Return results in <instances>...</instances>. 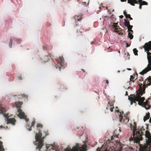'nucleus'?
Masks as SVG:
<instances>
[{"mask_svg": "<svg viewBox=\"0 0 151 151\" xmlns=\"http://www.w3.org/2000/svg\"><path fill=\"white\" fill-rule=\"evenodd\" d=\"M142 48H144L145 52H147L148 63L147 66L140 73V74L144 75L151 70V52H149L150 50L151 49V42L150 41L145 43L143 46L141 47V49Z\"/></svg>", "mask_w": 151, "mask_h": 151, "instance_id": "1", "label": "nucleus"}, {"mask_svg": "<svg viewBox=\"0 0 151 151\" xmlns=\"http://www.w3.org/2000/svg\"><path fill=\"white\" fill-rule=\"evenodd\" d=\"M37 130L38 132V133H35V142H37L36 144L37 146V149L40 150L44 145L43 139L45 138V136H43L42 137V133L40 131L39 129H37Z\"/></svg>", "mask_w": 151, "mask_h": 151, "instance_id": "2", "label": "nucleus"}, {"mask_svg": "<svg viewBox=\"0 0 151 151\" xmlns=\"http://www.w3.org/2000/svg\"><path fill=\"white\" fill-rule=\"evenodd\" d=\"M87 145L86 143L84 144L81 147L80 146V144L78 143L72 149L67 148L65 149V151H87Z\"/></svg>", "mask_w": 151, "mask_h": 151, "instance_id": "3", "label": "nucleus"}, {"mask_svg": "<svg viewBox=\"0 0 151 151\" xmlns=\"http://www.w3.org/2000/svg\"><path fill=\"white\" fill-rule=\"evenodd\" d=\"M5 110L4 109H2V110L0 112V114H3L4 116L6 119V121H7L6 123L7 124H11L13 125H14L16 122V120L14 118H9V114H4Z\"/></svg>", "mask_w": 151, "mask_h": 151, "instance_id": "4", "label": "nucleus"}, {"mask_svg": "<svg viewBox=\"0 0 151 151\" xmlns=\"http://www.w3.org/2000/svg\"><path fill=\"white\" fill-rule=\"evenodd\" d=\"M118 25L117 23H113L112 26V29L114 32L118 33L119 35H122L124 33V31L122 30H120L121 28Z\"/></svg>", "mask_w": 151, "mask_h": 151, "instance_id": "5", "label": "nucleus"}, {"mask_svg": "<svg viewBox=\"0 0 151 151\" xmlns=\"http://www.w3.org/2000/svg\"><path fill=\"white\" fill-rule=\"evenodd\" d=\"M102 147L101 148L98 147L96 151H122V147H120L117 149L114 148L113 147H110L109 150L107 148L105 149L104 150H103ZM130 151H133V149H130Z\"/></svg>", "mask_w": 151, "mask_h": 151, "instance_id": "6", "label": "nucleus"}, {"mask_svg": "<svg viewBox=\"0 0 151 151\" xmlns=\"http://www.w3.org/2000/svg\"><path fill=\"white\" fill-rule=\"evenodd\" d=\"M120 114L119 115V121L121 122H127L129 121V118L128 117V114L127 115L124 114V116H122V115L124 114L123 112L121 113L120 112Z\"/></svg>", "mask_w": 151, "mask_h": 151, "instance_id": "7", "label": "nucleus"}, {"mask_svg": "<svg viewBox=\"0 0 151 151\" xmlns=\"http://www.w3.org/2000/svg\"><path fill=\"white\" fill-rule=\"evenodd\" d=\"M139 101L138 104L140 106H141L142 107H144L146 109L148 110L150 109L151 106L149 104V101L148 100H146L145 102Z\"/></svg>", "mask_w": 151, "mask_h": 151, "instance_id": "8", "label": "nucleus"}, {"mask_svg": "<svg viewBox=\"0 0 151 151\" xmlns=\"http://www.w3.org/2000/svg\"><path fill=\"white\" fill-rule=\"evenodd\" d=\"M18 112H19V114H18V116L21 119H25L26 122L29 121V119L27 118L26 116L25 115V114L24 112H22V110L21 109L19 108L18 109Z\"/></svg>", "mask_w": 151, "mask_h": 151, "instance_id": "9", "label": "nucleus"}, {"mask_svg": "<svg viewBox=\"0 0 151 151\" xmlns=\"http://www.w3.org/2000/svg\"><path fill=\"white\" fill-rule=\"evenodd\" d=\"M143 93L141 92L140 90H139L137 93L136 96V99L137 101H144L145 99L144 97H141V96L143 95Z\"/></svg>", "mask_w": 151, "mask_h": 151, "instance_id": "10", "label": "nucleus"}, {"mask_svg": "<svg viewBox=\"0 0 151 151\" xmlns=\"http://www.w3.org/2000/svg\"><path fill=\"white\" fill-rule=\"evenodd\" d=\"M141 1L142 0H128V2L133 6L135 5V4H138L139 3V8L141 9L142 8V5L141 4V3H140V1Z\"/></svg>", "mask_w": 151, "mask_h": 151, "instance_id": "11", "label": "nucleus"}, {"mask_svg": "<svg viewBox=\"0 0 151 151\" xmlns=\"http://www.w3.org/2000/svg\"><path fill=\"white\" fill-rule=\"evenodd\" d=\"M57 61L58 64L60 65L59 67V69L60 70L61 67L63 66L64 62V58L63 57H60L57 59Z\"/></svg>", "mask_w": 151, "mask_h": 151, "instance_id": "12", "label": "nucleus"}, {"mask_svg": "<svg viewBox=\"0 0 151 151\" xmlns=\"http://www.w3.org/2000/svg\"><path fill=\"white\" fill-rule=\"evenodd\" d=\"M132 96L129 97V96L128 99L131 101V104L132 105L133 103H136L137 101V100L136 99V96L133 95H132Z\"/></svg>", "mask_w": 151, "mask_h": 151, "instance_id": "13", "label": "nucleus"}, {"mask_svg": "<svg viewBox=\"0 0 151 151\" xmlns=\"http://www.w3.org/2000/svg\"><path fill=\"white\" fill-rule=\"evenodd\" d=\"M147 145H144L142 146H140L139 147V151H147Z\"/></svg>", "mask_w": 151, "mask_h": 151, "instance_id": "14", "label": "nucleus"}, {"mask_svg": "<svg viewBox=\"0 0 151 151\" xmlns=\"http://www.w3.org/2000/svg\"><path fill=\"white\" fill-rule=\"evenodd\" d=\"M22 104L23 103L22 101H18V102H16L15 103V104L16 107L18 109L20 108Z\"/></svg>", "mask_w": 151, "mask_h": 151, "instance_id": "15", "label": "nucleus"}, {"mask_svg": "<svg viewBox=\"0 0 151 151\" xmlns=\"http://www.w3.org/2000/svg\"><path fill=\"white\" fill-rule=\"evenodd\" d=\"M82 15H75L74 17L76 21L77 20L78 21H79L82 19Z\"/></svg>", "mask_w": 151, "mask_h": 151, "instance_id": "16", "label": "nucleus"}, {"mask_svg": "<svg viewBox=\"0 0 151 151\" xmlns=\"http://www.w3.org/2000/svg\"><path fill=\"white\" fill-rule=\"evenodd\" d=\"M150 117V114L149 113H147L145 116L144 118V122H145L147 119H148Z\"/></svg>", "mask_w": 151, "mask_h": 151, "instance_id": "17", "label": "nucleus"}, {"mask_svg": "<svg viewBox=\"0 0 151 151\" xmlns=\"http://www.w3.org/2000/svg\"><path fill=\"white\" fill-rule=\"evenodd\" d=\"M145 136L146 138H148L150 137L151 135L150 132L146 130L145 132Z\"/></svg>", "mask_w": 151, "mask_h": 151, "instance_id": "18", "label": "nucleus"}, {"mask_svg": "<svg viewBox=\"0 0 151 151\" xmlns=\"http://www.w3.org/2000/svg\"><path fill=\"white\" fill-rule=\"evenodd\" d=\"M2 144V142L0 141V151H4V150Z\"/></svg>", "mask_w": 151, "mask_h": 151, "instance_id": "19", "label": "nucleus"}, {"mask_svg": "<svg viewBox=\"0 0 151 151\" xmlns=\"http://www.w3.org/2000/svg\"><path fill=\"white\" fill-rule=\"evenodd\" d=\"M151 84V77L149 76L147 79V85L150 86Z\"/></svg>", "mask_w": 151, "mask_h": 151, "instance_id": "20", "label": "nucleus"}, {"mask_svg": "<svg viewBox=\"0 0 151 151\" xmlns=\"http://www.w3.org/2000/svg\"><path fill=\"white\" fill-rule=\"evenodd\" d=\"M146 87V85L145 83L143 85V87L142 90H140L141 92H142V93L143 94L145 93V89Z\"/></svg>", "mask_w": 151, "mask_h": 151, "instance_id": "21", "label": "nucleus"}, {"mask_svg": "<svg viewBox=\"0 0 151 151\" xmlns=\"http://www.w3.org/2000/svg\"><path fill=\"white\" fill-rule=\"evenodd\" d=\"M35 120H33L32 122L31 123V126L30 127V128H29V129H28L29 131H30L32 130V129L31 128L34 125L35 123Z\"/></svg>", "mask_w": 151, "mask_h": 151, "instance_id": "22", "label": "nucleus"}, {"mask_svg": "<svg viewBox=\"0 0 151 151\" xmlns=\"http://www.w3.org/2000/svg\"><path fill=\"white\" fill-rule=\"evenodd\" d=\"M124 24L125 26L127 27L129 25L130 23L129 21H127L126 19H124Z\"/></svg>", "mask_w": 151, "mask_h": 151, "instance_id": "23", "label": "nucleus"}, {"mask_svg": "<svg viewBox=\"0 0 151 151\" xmlns=\"http://www.w3.org/2000/svg\"><path fill=\"white\" fill-rule=\"evenodd\" d=\"M128 37L131 39H132L133 37V36L132 35V34L131 32H129L128 34Z\"/></svg>", "mask_w": 151, "mask_h": 151, "instance_id": "24", "label": "nucleus"}, {"mask_svg": "<svg viewBox=\"0 0 151 151\" xmlns=\"http://www.w3.org/2000/svg\"><path fill=\"white\" fill-rule=\"evenodd\" d=\"M12 38H10V42L9 43V46L10 48H12Z\"/></svg>", "mask_w": 151, "mask_h": 151, "instance_id": "25", "label": "nucleus"}, {"mask_svg": "<svg viewBox=\"0 0 151 151\" xmlns=\"http://www.w3.org/2000/svg\"><path fill=\"white\" fill-rule=\"evenodd\" d=\"M133 51L135 55H138L137 52L138 51L136 48L134 49H133Z\"/></svg>", "mask_w": 151, "mask_h": 151, "instance_id": "26", "label": "nucleus"}, {"mask_svg": "<svg viewBox=\"0 0 151 151\" xmlns=\"http://www.w3.org/2000/svg\"><path fill=\"white\" fill-rule=\"evenodd\" d=\"M140 3L142 5H147L148 3L144 1H140Z\"/></svg>", "mask_w": 151, "mask_h": 151, "instance_id": "27", "label": "nucleus"}, {"mask_svg": "<svg viewBox=\"0 0 151 151\" xmlns=\"http://www.w3.org/2000/svg\"><path fill=\"white\" fill-rule=\"evenodd\" d=\"M134 78V77L133 76H130V81H132L133 83L134 82V81L133 80V79Z\"/></svg>", "mask_w": 151, "mask_h": 151, "instance_id": "28", "label": "nucleus"}, {"mask_svg": "<svg viewBox=\"0 0 151 151\" xmlns=\"http://www.w3.org/2000/svg\"><path fill=\"white\" fill-rule=\"evenodd\" d=\"M118 137V135H113L111 137V140L114 139L115 138H117Z\"/></svg>", "mask_w": 151, "mask_h": 151, "instance_id": "29", "label": "nucleus"}, {"mask_svg": "<svg viewBox=\"0 0 151 151\" xmlns=\"http://www.w3.org/2000/svg\"><path fill=\"white\" fill-rule=\"evenodd\" d=\"M146 143L147 145L151 146V140L147 141Z\"/></svg>", "mask_w": 151, "mask_h": 151, "instance_id": "30", "label": "nucleus"}, {"mask_svg": "<svg viewBox=\"0 0 151 151\" xmlns=\"http://www.w3.org/2000/svg\"><path fill=\"white\" fill-rule=\"evenodd\" d=\"M37 127H41V128H42L43 127V125L42 124H38L37 125Z\"/></svg>", "mask_w": 151, "mask_h": 151, "instance_id": "31", "label": "nucleus"}, {"mask_svg": "<svg viewBox=\"0 0 151 151\" xmlns=\"http://www.w3.org/2000/svg\"><path fill=\"white\" fill-rule=\"evenodd\" d=\"M113 105H108L106 107L107 109H110Z\"/></svg>", "mask_w": 151, "mask_h": 151, "instance_id": "32", "label": "nucleus"}, {"mask_svg": "<svg viewBox=\"0 0 151 151\" xmlns=\"http://www.w3.org/2000/svg\"><path fill=\"white\" fill-rule=\"evenodd\" d=\"M127 27H128V30H129L132 29L133 26H132L131 25L129 24V25H128Z\"/></svg>", "mask_w": 151, "mask_h": 151, "instance_id": "33", "label": "nucleus"}, {"mask_svg": "<svg viewBox=\"0 0 151 151\" xmlns=\"http://www.w3.org/2000/svg\"><path fill=\"white\" fill-rule=\"evenodd\" d=\"M140 89L139 90H142L143 87V85L142 84H140L139 86Z\"/></svg>", "mask_w": 151, "mask_h": 151, "instance_id": "34", "label": "nucleus"}, {"mask_svg": "<svg viewBox=\"0 0 151 151\" xmlns=\"http://www.w3.org/2000/svg\"><path fill=\"white\" fill-rule=\"evenodd\" d=\"M21 96H22V97L23 98H27L28 97V96L27 95H25L24 94H22Z\"/></svg>", "mask_w": 151, "mask_h": 151, "instance_id": "35", "label": "nucleus"}, {"mask_svg": "<svg viewBox=\"0 0 151 151\" xmlns=\"http://www.w3.org/2000/svg\"><path fill=\"white\" fill-rule=\"evenodd\" d=\"M44 133L45 134V136H47L48 135V132L47 131H44Z\"/></svg>", "mask_w": 151, "mask_h": 151, "instance_id": "36", "label": "nucleus"}, {"mask_svg": "<svg viewBox=\"0 0 151 151\" xmlns=\"http://www.w3.org/2000/svg\"><path fill=\"white\" fill-rule=\"evenodd\" d=\"M134 126H133V130H135L136 129V125L135 124V123H134Z\"/></svg>", "mask_w": 151, "mask_h": 151, "instance_id": "37", "label": "nucleus"}, {"mask_svg": "<svg viewBox=\"0 0 151 151\" xmlns=\"http://www.w3.org/2000/svg\"><path fill=\"white\" fill-rule=\"evenodd\" d=\"M112 107H111L110 109V110L111 112H113V109H114V106L113 105L112 106Z\"/></svg>", "mask_w": 151, "mask_h": 151, "instance_id": "38", "label": "nucleus"}, {"mask_svg": "<svg viewBox=\"0 0 151 151\" xmlns=\"http://www.w3.org/2000/svg\"><path fill=\"white\" fill-rule=\"evenodd\" d=\"M17 43H19L21 42V40L19 39H17Z\"/></svg>", "mask_w": 151, "mask_h": 151, "instance_id": "39", "label": "nucleus"}, {"mask_svg": "<svg viewBox=\"0 0 151 151\" xmlns=\"http://www.w3.org/2000/svg\"><path fill=\"white\" fill-rule=\"evenodd\" d=\"M127 18H129L130 17V15L129 14H127V16H125Z\"/></svg>", "mask_w": 151, "mask_h": 151, "instance_id": "40", "label": "nucleus"}, {"mask_svg": "<svg viewBox=\"0 0 151 151\" xmlns=\"http://www.w3.org/2000/svg\"><path fill=\"white\" fill-rule=\"evenodd\" d=\"M123 14L125 16H126V15L127 16V13L126 12V11L125 10L124 11V12H123Z\"/></svg>", "mask_w": 151, "mask_h": 151, "instance_id": "41", "label": "nucleus"}, {"mask_svg": "<svg viewBox=\"0 0 151 151\" xmlns=\"http://www.w3.org/2000/svg\"><path fill=\"white\" fill-rule=\"evenodd\" d=\"M128 32H131V33H132L133 32V31L132 30V29L128 30Z\"/></svg>", "mask_w": 151, "mask_h": 151, "instance_id": "42", "label": "nucleus"}, {"mask_svg": "<svg viewBox=\"0 0 151 151\" xmlns=\"http://www.w3.org/2000/svg\"><path fill=\"white\" fill-rule=\"evenodd\" d=\"M143 80V78L142 77L140 79H139V81H142Z\"/></svg>", "mask_w": 151, "mask_h": 151, "instance_id": "43", "label": "nucleus"}, {"mask_svg": "<svg viewBox=\"0 0 151 151\" xmlns=\"http://www.w3.org/2000/svg\"><path fill=\"white\" fill-rule=\"evenodd\" d=\"M119 17L120 18L122 19L124 17V16H123V15H121Z\"/></svg>", "mask_w": 151, "mask_h": 151, "instance_id": "44", "label": "nucleus"}, {"mask_svg": "<svg viewBox=\"0 0 151 151\" xmlns=\"http://www.w3.org/2000/svg\"><path fill=\"white\" fill-rule=\"evenodd\" d=\"M129 46H130V45H129L127 43V45H126V47H129Z\"/></svg>", "mask_w": 151, "mask_h": 151, "instance_id": "45", "label": "nucleus"}, {"mask_svg": "<svg viewBox=\"0 0 151 151\" xmlns=\"http://www.w3.org/2000/svg\"><path fill=\"white\" fill-rule=\"evenodd\" d=\"M43 49H44V50H45L46 49V47L45 46H44L43 47Z\"/></svg>", "mask_w": 151, "mask_h": 151, "instance_id": "46", "label": "nucleus"}, {"mask_svg": "<svg viewBox=\"0 0 151 151\" xmlns=\"http://www.w3.org/2000/svg\"><path fill=\"white\" fill-rule=\"evenodd\" d=\"M19 79L20 80H22V78L20 76L19 77Z\"/></svg>", "mask_w": 151, "mask_h": 151, "instance_id": "47", "label": "nucleus"}, {"mask_svg": "<svg viewBox=\"0 0 151 151\" xmlns=\"http://www.w3.org/2000/svg\"><path fill=\"white\" fill-rule=\"evenodd\" d=\"M94 42L92 41L91 42V44H94Z\"/></svg>", "mask_w": 151, "mask_h": 151, "instance_id": "48", "label": "nucleus"}, {"mask_svg": "<svg viewBox=\"0 0 151 151\" xmlns=\"http://www.w3.org/2000/svg\"><path fill=\"white\" fill-rule=\"evenodd\" d=\"M106 83L108 84L109 83V81L107 80H106Z\"/></svg>", "mask_w": 151, "mask_h": 151, "instance_id": "49", "label": "nucleus"}, {"mask_svg": "<svg viewBox=\"0 0 151 151\" xmlns=\"http://www.w3.org/2000/svg\"><path fill=\"white\" fill-rule=\"evenodd\" d=\"M149 122L150 123H151V117L150 118V119L149 120Z\"/></svg>", "mask_w": 151, "mask_h": 151, "instance_id": "50", "label": "nucleus"}, {"mask_svg": "<svg viewBox=\"0 0 151 151\" xmlns=\"http://www.w3.org/2000/svg\"><path fill=\"white\" fill-rule=\"evenodd\" d=\"M127 56H129V53L127 52Z\"/></svg>", "mask_w": 151, "mask_h": 151, "instance_id": "51", "label": "nucleus"}, {"mask_svg": "<svg viewBox=\"0 0 151 151\" xmlns=\"http://www.w3.org/2000/svg\"><path fill=\"white\" fill-rule=\"evenodd\" d=\"M123 2L125 1L126 0H121Z\"/></svg>", "mask_w": 151, "mask_h": 151, "instance_id": "52", "label": "nucleus"}, {"mask_svg": "<svg viewBox=\"0 0 151 151\" xmlns=\"http://www.w3.org/2000/svg\"><path fill=\"white\" fill-rule=\"evenodd\" d=\"M127 69L128 70H131V69H130V68H127Z\"/></svg>", "mask_w": 151, "mask_h": 151, "instance_id": "53", "label": "nucleus"}, {"mask_svg": "<svg viewBox=\"0 0 151 151\" xmlns=\"http://www.w3.org/2000/svg\"><path fill=\"white\" fill-rule=\"evenodd\" d=\"M129 19H131V20H132V18L131 17H129Z\"/></svg>", "mask_w": 151, "mask_h": 151, "instance_id": "54", "label": "nucleus"}, {"mask_svg": "<svg viewBox=\"0 0 151 151\" xmlns=\"http://www.w3.org/2000/svg\"><path fill=\"white\" fill-rule=\"evenodd\" d=\"M82 70L84 72H85V71L84 70L82 69Z\"/></svg>", "mask_w": 151, "mask_h": 151, "instance_id": "55", "label": "nucleus"}, {"mask_svg": "<svg viewBox=\"0 0 151 151\" xmlns=\"http://www.w3.org/2000/svg\"><path fill=\"white\" fill-rule=\"evenodd\" d=\"M127 91L126 92V95H127Z\"/></svg>", "mask_w": 151, "mask_h": 151, "instance_id": "56", "label": "nucleus"}, {"mask_svg": "<svg viewBox=\"0 0 151 151\" xmlns=\"http://www.w3.org/2000/svg\"><path fill=\"white\" fill-rule=\"evenodd\" d=\"M118 52H119V53H120V51H118Z\"/></svg>", "mask_w": 151, "mask_h": 151, "instance_id": "57", "label": "nucleus"}, {"mask_svg": "<svg viewBox=\"0 0 151 151\" xmlns=\"http://www.w3.org/2000/svg\"><path fill=\"white\" fill-rule=\"evenodd\" d=\"M56 68H58V67L57 66H56Z\"/></svg>", "mask_w": 151, "mask_h": 151, "instance_id": "58", "label": "nucleus"}, {"mask_svg": "<svg viewBox=\"0 0 151 151\" xmlns=\"http://www.w3.org/2000/svg\"><path fill=\"white\" fill-rule=\"evenodd\" d=\"M2 127V126H0V128Z\"/></svg>", "mask_w": 151, "mask_h": 151, "instance_id": "59", "label": "nucleus"}, {"mask_svg": "<svg viewBox=\"0 0 151 151\" xmlns=\"http://www.w3.org/2000/svg\"><path fill=\"white\" fill-rule=\"evenodd\" d=\"M149 51L151 52V50H150Z\"/></svg>", "mask_w": 151, "mask_h": 151, "instance_id": "60", "label": "nucleus"}, {"mask_svg": "<svg viewBox=\"0 0 151 151\" xmlns=\"http://www.w3.org/2000/svg\"><path fill=\"white\" fill-rule=\"evenodd\" d=\"M119 111V110H118L117 111V112Z\"/></svg>", "mask_w": 151, "mask_h": 151, "instance_id": "61", "label": "nucleus"}, {"mask_svg": "<svg viewBox=\"0 0 151 151\" xmlns=\"http://www.w3.org/2000/svg\"><path fill=\"white\" fill-rule=\"evenodd\" d=\"M119 131H121V130L120 129H119Z\"/></svg>", "mask_w": 151, "mask_h": 151, "instance_id": "62", "label": "nucleus"}, {"mask_svg": "<svg viewBox=\"0 0 151 151\" xmlns=\"http://www.w3.org/2000/svg\"><path fill=\"white\" fill-rule=\"evenodd\" d=\"M147 107H148V106L147 105Z\"/></svg>", "mask_w": 151, "mask_h": 151, "instance_id": "63", "label": "nucleus"}, {"mask_svg": "<svg viewBox=\"0 0 151 151\" xmlns=\"http://www.w3.org/2000/svg\"><path fill=\"white\" fill-rule=\"evenodd\" d=\"M39 151H41L39 150Z\"/></svg>", "mask_w": 151, "mask_h": 151, "instance_id": "64", "label": "nucleus"}]
</instances>
